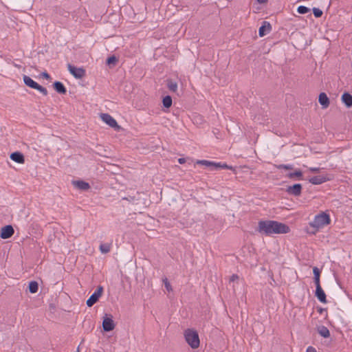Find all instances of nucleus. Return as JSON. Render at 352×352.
Wrapping results in <instances>:
<instances>
[{
    "label": "nucleus",
    "mask_w": 352,
    "mask_h": 352,
    "mask_svg": "<svg viewBox=\"0 0 352 352\" xmlns=\"http://www.w3.org/2000/svg\"><path fill=\"white\" fill-rule=\"evenodd\" d=\"M258 231L265 235L286 234L289 232V228L286 224L276 221H260L258 224Z\"/></svg>",
    "instance_id": "obj_1"
},
{
    "label": "nucleus",
    "mask_w": 352,
    "mask_h": 352,
    "mask_svg": "<svg viewBox=\"0 0 352 352\" xmlns=\"http://www.w3.org/2000/svg\"><path fill=\"white\" fill-rule=\"evenodd\" d=\"M331 223V218L327 212H321L316 215L312 221L309 223L311 227L317 230L322 229Z\"/></svg>",
    "instance_id": "obj_2"
},
{
    "label": "nucleus",
    "mask_w": 352,
    "mask_h": 352,
    "mask_svg": "<svg viewBox=\"0 0 352 352\" xmlns=\"http://www.w3.org/2000/svg\"><path fill=\"white\" fill-rule=\"evenodd\" d=\"M184 337L186 342L192 349H197L199 346L200 340L196 331L190 329L186 330Z\"/></svg>",
    "instance_id": "obj_3"
},
{
    "label": "nucleus",
    "mask_w": 352,
    "mask_h": 352,
    "mask_svg": "<svg viewBox=\"0 0 352 352\" xmlns=\"http://www.w3.org/2000/svg\"><path fill=\"white\" fill-rule=\"evenodd\" d=\"M196 164L204 165V166H206L207 167H209L210 170H218V169H220V168H222V169H230V170L232 169V166H230L227 165L226 163L215 162L204 160H197L196 162Z\"/></svg>",
    "instance_id": "obj_4"
},
{
    "label": "nucleus",
    "mask_w": 352,
    "mask_h": 352,
    "mask_svg": "<svg viewBox=\"0 0 352 352\" xmlns=\"http://www.w3.org/2000/svg\"><path fill=\"white\" fill-rule=\"evenodd\" d=\"M23 82L25 84V85L38 90L41 94H43L44 96H46L47 94V91L45 88L43 87L42 86L39 85L36 82L33 80L30 77L28 76H23Z\"/></svg>",
    "instance_id": "obj_5"
},
{
    "label": "nucleus",
    "mask_w": 352,
    "mask_h": 352,
    "mask_svg": "<svg viewBox=\"0 0 352 352\" xmlns=\"http://www.w3.org/2000/svg\"><path fill=\"white\" fill-rule=\"evenodd\" d=\"M102 287H98V289L91 294V296L87 300V305L88 307L93 306L102 296Z\"/></svg>",
    "instance_id": "obj_6"
},
{
    "label": "nucleus",
    "mask_w": 352,
    "mask_h": 352,
    "mask_svg": "<svg viewBox=\"0 0 352 352\" xmlns=\"http://www.w3.org/2000/svg\"><path fill=\"white\" fill-rule=\"evenodd\" d=\"M67 68L70 74L77 79H80L85 75V70L82 67H76L69 64Z\"/></svg>",
    "instance_id": "obj_7"
},
{
    "label": "nucleus",
    "mask_w": 352,
    "mask_h": 352,
    "mask_svg": "<svg viewBox=\"0 0 352 352\" xmlns=\"http://www.w3.org/2000/svg\"><path fill=\"white\" fill-rule=\"evenodd\" d=\"M102 328L104 331H112L115 328V323L111 316L106 314L102 320Z\"/></svg>",
    "instance_id": "obj_8"
},
{
    "label": "nucleus",
    "mask_w": 352,
    "mask_h": 352,
    "mask_svg": "<svg viewBox=\"0 0 352 352\" xmlns=\"http://www.w3.org/2000/svg\"><path fill=\"white\" fill-rule=\"evenodd\" d=\"M101 120L112 128H119L116 120L108 113H101L100 116Z\"/></svg>",
    "instance_id": "obj_9"
},
{
    "label": "nucleus",
    "mask_w": 352,
    "mask_h": 352,
    "mask_svg": "<svg viewBox=\"0 0 352 352\" xmlns=\"http://www.w3.org/2000/svg\"><path fill=\"white\" fill-rule=\"evenodd\" d=\"M328 180H329V177L327 175H320L309 179V182L314 185H319Z\"/></svg>",
    "instance_id": "obj_10"
},
{
    "label": "nucleus",
    "mask_w": 352,
    "mask_h": 352,
    "mask_svg": "<svg viewBox=\"0 0 352 352\" xmlns=\"http://www.w3.org/2000/svg\"><path fill=\"white\" fill-rule=\"evenodd\" d=\"M14 232L12 226L8 225L1 228L0 236L2 239H6L11 237L13 235Z\"/></svg>",
    "instance_id": "obj_11"
},
{
    "label": "nucleus",
    "mask_w": 352,
    "mask_h": 352,
    "mask_svg": "<svg viewBox=\"0 0 352 352\" xmlns=\"http://www.w3.org/2000/svg\"><path fill=\"white\" fill-rule=\"evenodd\" d=\"M316 296L322 303L327 302L326 294L321 287L320 285L316 286Z\"/></svg>",
    "instance_id": "obj_12"
},
{
    "label": "nucleus",
    "mask_w": 352,
    "mask_h": 352,
    "mask_svg": "<svg viewBox=\"0 0 352 352\" xmlns=\"http://www.w3.org/2000/svg\"><path fill=\"white\" fill-rule=\"evenodd\" d=\"M301 190H302L301 184H296L292 186H289L287 188V192L291 195H295V196H298L301 193Z\"/></svg>",
    "instance_id": "obj_13"
},
{
    "label": "nucleus",
    "mask_w": 352,
    "mask_h": 352,
    "mask_svg": "<svg viewBox=\"0 0 352 352\" xmlns=\"http://www.w3.org/2000/svg\"><path fill=\"white\" fill-rule=\"evenodd\" d=\"M72 184L78 189L82 190H87L89 189L90 186L87 182L82 180L73 181Z\"/></svg>",
    "instance_id": "obj_14"
},
{
    "label": "nucleus",
    "mask_w": 352,
    "mask_h": 352,
    "mask_svg": "<svg viewBox=\"0 0 352 352\" xmlns=\"http://www.w3.org/2000/svg\"><path fill=\"white\" fill-rule=\"evenodd\" d=\"M319 103L323 109H327L329 105V99L325 93H320L318 97Z\"/></svg>",
    "instance_id": "obj_15"
},
{
    "label": "nucleus",
    "mask_w": 352,
    "mask_h": 352,
    "mask_svg": "<svg viewBox=\"0 0 352 352\" xmlns=\"http://www.w3.org/2000/svg\"><path fill=\"white\" fill-rule=\"evenodd\" d=\"M342 102L347 108L352 107V96L349 93H344L341 97Z\"/></svg>",
    "instance_id": "obj_16"
},
{
    "label": "nucleus",
    "mask_w": 352,
    "mask_h": 352,
    "mask_svg": "<svg viewBox=\"0 0 352 352\" xmlns=\"http://www.w3.org/2000/svg\"><path fill=\"white\" fill-rule=\"evenodd\" d=\"M271 25L268 22L264 21L263 25L260 27L258 34L260 36H265L267 33L270 32Z\"/></svg>",
    "instance_id": "obj_17"
},
{
    "label": "nucleus",
    "mask_w": 352,
    "mask_h": 352,
    "mask_svg": "<svg viewBox=\"0 0 352 352\" xmlns=\"http://www.w3.org/2000/svg\"><path fill=\"white\" fill-rule=\"evenodd\" d=\"M10 159L15 162L23 164L25 162L23 155L19 152H14L10 155Z\"/></svg>",
    "instance_id": "obj_18"
},
{
    "label": "nucleus",
    "mask_w": 352,
    "mask_h": 352,
    "mask_svg": "<svg viewBox=\"0 0 352 352\" xmlns=\"http://www.w3.org/2000/svg\"><path fill=\"white\" fill-rule=\"evenodd\" d=\"M54 87L55 90L59 94H64L66 93V89L65 86L60 82H55L54 84Z\"/></svg>",
    "instance_id": "obj_19"
},
{
    "label": "nucleus",
    "mask_w": 352,
    "mask_h": 352,
    "mask_svg": "<svg viewBox=\"0 0 352 352\" xmlns=\"http://www.w3.org/2000/svg\"><path fill=\"white\" fill-rule=\"evenodd\" d=\"M318 333L323 338H329L330 333L329 329L324 326H320L318 328Z\"/></svg>",
    "instance_id": "obj_20"
},
{
    "label": "nucleus",
    "mask_w": 352,
    "mask_h": 352,
    "mask_svg": "<svg viewBox=\"0 0 352 352\" xmlns=\"http://www.w3.org/2000/svg\"><path fill=\"white\" fill-rule=\"evenodd\" d=\"M111 248V243H102L100 245V251L102 254H107L110 252Z\"/></svg>",
    "instance_id": "obj_21"
},
{
    "label": "nucleus",
    "mask_w": 352,
    "mask_h": 352,
    "mask_svg": "<svg viewBox=\"0 0 352 352\" xmlns=\"http://www.w3.org/2000/svg\"><path fill=\"white\" fill-rule=\"evenodd\" d=\"M313 272L314 274V283L316 284V286L320 285V270L318 267H315L313 269Z\"/></svg>",
    "instance_id": "obj_22"
},
{
    "label": "nucleus",
    "mask_w": 352,
    "mask_h": 352,
    "mask_svg": "<svg viewBox=\"0 0 352 352\" xmlns=\"http://www.w3.org/2000/svg\"><path fill=\"white\" fill-rule=\"evenodd\" d=\"M288 177L290 179H293L294 177H298V179L302 180V173L300 170H297L294 173H291L288 174Z\"/></svg>",
    "instance_id": "obj_23"
},
{
    "label": "nucleus",
    "mask_w": 352,
    "mask_h": 352,
    "mask_svg": "<svg viewBox=\"0 0 352 352\" xmlns=\"http://www.w3.org/2000/svg\"><path fill=\"white\" fill-rule=\"evenodd\" d=\"M38 286L36 281H32L29 284V290L30 293L34 294L38 291Z\"/></svg>",
    "instance_id": "obj_24"
},
{
    "label": "nucleus",
    "mask_w": 352,
    "mask_h": 352,
    "mask_svg": "<svg viewBox=\"0 0 352 352\" xmlns=\"http://www.w3.org/2000/svg\"><path fill=\"white\" fill-rule=\"evenodd\" d=\"M163 105L166 107L169 108L172 105V98L170 96H167L163 98Z\"/></svg>",
    "instance_id": "obj_25"
},
{
    "label": "nucleus",
    "mask_w": 352,
    "mask_h": 352,
    "mask_svg": "<svg viewBox=\"0 0 352 352\" xmlns=\"http://www.w3.org/2000/svg\"><path fill=\"white\" fill-rule=\"evenodd\" d=\"M167 85L168 89L173 92H175L177 90V84L175 82L168 80Z\"/></svg>",
    "instance_id": "obj_26"
},
{
    "label": "nucleus",
    "mask_w": 352,
    "mask_h": 352,
    "mask_svg": "<svg viewBox=\"0 0 352 352\" xmlns=\"http://www.w3.org/2000/svg\"><path fill=\"white\" fill-rule=\"evenodd\" d=\"M297 11L299 14H306L310 11V9L306 6H298Z\"/></svg>",
    "instance_id": "obj_27"
},
{
    "label": "nucleus",
    "mask_w": 352,
    "mask_h": 352,
    "mask_svg": "<svg viewBox=\"0 0 352 352\" xmlns=\"http://www.w3.org/2000/svg\"><path fill=\"white\" fill-rule=\"evenodd\" d=\"M162 280H163V283H164V286H165L166 289L168 292H172L173 288H172V287H171V285H170V283H169V281L168 280V279H167L166 278H164Z\"/></svg>",
    "instance_id": "obj_28"
},
{
    "label": "nucleus",
    "mask_w": 352,
    "mask_h": 352,
    "mask_svg": "<svg viewBox=\"0 0 352 352\" xmlns=\"http://www.w3.org/2000/svg\"><path fill=\"white\" fill-rule=\"evenodd\" d=\"M117 62V58L115 56H110L107 60V64L108 65H114Z\"/></svg>",
    "instance_id": "obj_29"
},
{
    "label": "nucleus",
    "mask_w": 352,
    "mask_h": 352,
    "mask_svg": "<svg viewBox=\"0 0 352 352\" xmlns=\"http://www.w3.org/2000/svg\"><path fill=\"white\" fill-rule=\"evenodd\" d=\"M314 14L316 17L318 18L322 15V11L319 8H314L313 9Z\"/></svg>",
    "instance_id": "obj_30"
},
{
    "label": "nucleus",
    "mask_w": 352,
    "mask_h": 352,
    "mask_svg": "<svg viewBox=\"0 0 352 352\" xmlns=\"http://www.w3.org/2000/svg\"><path fill=\"white\" fill-rule=\"evenodd\" d=\"M278 168H284L286 170L292 169V166L290 164H280L278 166Z\"/></svg>",
    "instance_id": "obj_31"
},
{
    "label": "nucleus",
    "mask_w": 352,
    "mask_h": 352,
    "mask_svg": "<svg viewBox=\"0 0 352 352\" xmlns=\"http://www.w3.org/2000/svg\"><path fill=\"white\" fill-rule=\"evenodd\" d=\"M321 170L320 168L319 167H311V168H309V170H310L311 172H313V173H318L320 172Z\"/></svg>",
    "instance_id": "obj_32"
},
{
    "label": "nucleus",
    "mask_w": 352,
    "mask_h": 352,
    "mask_svg": "<svg viewBox=\"0 0 352 352\" xmlns=\"http://www.w3.org/2000/svg\"><path fill=\"white\" fill-rule=\"evenodd\" d=\"M306 352H317L316 349L313 346H308Z\"/></svg>",
    "instance_id": "obj_33"
},
{
    "label": "nucleus",
    "mask_w": 352,
    "mask_h": 352,
    "mask_svg": "<svg viewBox=\"0 0 352 352\" xmlns=\"http://www.w3.org/2000/svg\"><path fill=\"white\" fill-rule=\"evenodd\" d=\"M41 76L45 79H50V76L47 72H43L41 74Z\"/></svg>",
    "instance_id": "obj_34"
},
{
    "label": "nucleus",
    "mask_w": 352,
    "mask_h": 352,
    "mask_svg": "<svg viewBox=\"0 0 352 352\" xmlns=\"http://www.w3.org/2000/svg\"><path fill=\"white\" fill-rule=\"evenodd\" d=\"M239 278L237 275H232L230 278V281H234Z\"/></svg>",
    "instance_id": "obj_35"
},
{
    "label": "nucleus",
    "mask_w": 352,
    "mask_h": 352,
    "mask_svg": "<svg viewBox=\"0 0 352 352\" xmlns=\"http://www.w3.org/2000/svg\"><path fill=\"white\" fill-rule=\"evenodd\" d=\"M185 162H186V160H185L184 158H179V159L178 160V162H179V164H184V163H185Z\"/></svg>",
    "instance_id": "obj_36"
},
{
    "label": "nucleus",
    "mask_w": 352,
    "mask_h": 352,
    "mask_svg": "<svg viewBox=\"0 0 352 352\" xmlns=\"http://www.w3.org/2000/svg\"><path fill=\"white\" fill-rule=\"evenodd\" d=\"M260 3H266L267 0H256Z\"/></svg>",
    "instance_id": "obj_37"
}]
</instances>
